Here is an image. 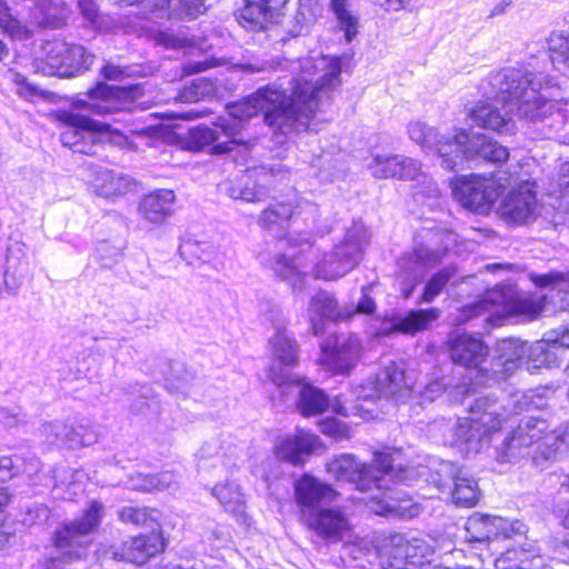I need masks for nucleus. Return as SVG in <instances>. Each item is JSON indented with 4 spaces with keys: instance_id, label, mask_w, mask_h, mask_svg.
Masks as SVG:
<instances>
[{
    "instance_id": "f257e3e1",
    "label": "nucleus",
    "mask_w": 569,
    "mask_h": 569,
    "mask_svg": "<svg viewBox=\"0 0 569 569\" xmlns=\"http://www.w3.org/2000/svg\"><path fill=\"white\" fill-rule=\"evenodd\" d=\"M341 60L332 58L327 71L315 82L305 79L290 81V93L276 86L259 88L242 100L227 104L228 117H219L212 127L199 124L188 131L187 148L200 151L210 147L212 154H224L241 142L238 138L243 123L263 113L264 123L272 130L277 143L293 132L307 131L319 102V92L332 90L340 83Z\"/></svg>"
},
{
    "instance_id": "f03ea898",
    "label": "nucleus",
    "mask_w": 569,
    "mask_h": 569,
    "mask_svg": "<svg viewBox=\"0 0 569 569\" xmlns=\"http://www.w3.org/2000/svg\"><path fill=\"white\" fill-rule=\"evenodd\" d=\"M488 100L501 103L505 112L488 102H479L469 110V118L477 126L501 134L516 130L512 116L538 121L559 113L553 80L543 72H532L525 67L503 68L491 73L480 86Z\"/></svg>"
},
{
    "instance_id": "7ed1b4c3",
    "label": "nucleus",
    "mask_w": 569,
    "mask_h": 569,
    "mask_svg": "<svg viewBox=\"0 0 569 569\" xmlns=\"http://www.w3.org/2000/svg\"><path fill=\"white\" fill-rule=\"evenodd\" d=\"M461 405L469 417L458 418L453 427L451 446L467 459L480 452L490 443L491 433L500 430L509 419L506 406L492 393L462 386Z\"/></svg>"
},
{
    "instance_id": "20e7f679",
    "label": "nucleus",
    "mask_w": 569,
    "mask_h": 569,
    "mask_svg": "<svg viewBox=\"0 0 569 569\" xmlns=\"http://www.w3.org/2000/svg\"><path fill=\"white\" fill-rule=\"evenodd\" d=\"M413 389L405 371L396 363L385 367L375 378L368 379L365 383L357 386L352 391L355 399L339 395L332 400V410L343 417L360 416L369 413L363 409L362 402H375L380 398H392L400 400Z\"/></svg>"
},
{
    "instance_id": "39448f33",
    "label": "nucleus",
    "mask_w": 569,
    "mask_h": 569,
    "mask_svg": "<svg viewBox=\"0 0 569 569\" xmlns=\"http://www.w3.org/2000/svg\"><path fill=\"white\" fill-rule=\"evenodd\" d=\"M141 94L138 86L118 87L99 82L88 91V109L98 116H110L116 122H123L129 131L138 136L158 137L160 126L144 124L133 119L132 110L136 99Z\"/></svg>"
},
{
    "instance_id": "423d86ee",
    "label": "nucleus",
    "mask_w": 569,
    "mask_h": 569,
    "mask_svg": "<svg viewBox=\"0 0 569 569\" xmlns=\"http://www.w3.org/2000/svg\"><path fill=\"white\" fill-rule=\"evenodd\" d=\"M559 358L556 348L547 341L546 335L530 346L517 339H506L497 345L496 356L491 360V370L495 380L505 381L512 377L523 363L527 365V370L533 373L540 368L558 367Z\"/></svg>"
},
{
    "instance_id": "0eeeda50",
    "label": "nucleus",
    "mask_w": 569,
    "mask_h": 569,
    "mask_svg": "<svg viewBox=\"0 0 569 569\" xmlns=\"http://www.w3.org/2000/svg\"><path fill=\"white\" fill-rule=\"evenodd\" d=\"M103 517V507L91 501L81 517L60 523L51 536V545L64 562H78L88 557Z\"/></svg>"
},
{
    "instance_id": "6e6552de",
    "label": "nucleus",
    "mask_w": 569,
    "mask_h": 569,
    "mask_svg": "<svg viewBox=\"0 0 569 569\" xmlns=\"http://www.w3.org/2000/svg\"><path fill=\"white\" fill-rule=\"evenodd\" d=\"M548 429L547 420L538 417H523L498 449V462H509V459L522 458V449H528L540 440L539 450H541L543 459H556L557 453L567 449V442L561 433L556 430L547 432Z\"/></svg>"
},
{
    "instance_id": "1a4fd4ad",
    "label": "nucleus",
    "mask_w": 569,
    "mask_h": 569,
    "mask_svg": "<svg viewBox=\"0 0 569 569\" xmlns=\"http://www.w3.org/2000/svg\"><path fill=\"white\" fill-rule=\"evenodd\" d=\"M546 297L520 298L516 288L509 283H499L486 291L483 297L462 308V317L470 320L485 313L502 316H525L529 319L539 317L545 310Z\"/></svg>"
},
{
    "instance_id": "9d476101",
    "label": "nucleus",
    "mask_w": 569,
    "mask_h": 569,
    "mask_svg": "<svg viewBox=\"0 0 569 569\" xmlns=\"http://www.w3.org/2000/svg\"><path fill=\"white\" fill-rule=\"evenodd\" d=\"M447 248L442 246L440 234L432 230L415 236L413 247L398 260V268L403 274L401 296L409 299L426 270L442 261Z\"/></svg>"
},
{
    "instance_id": "9b49d317",
    "label": "nucleus",
    "mask_w": 569,
    "mask_h": 569,
    "mask_svg": "<svg viewBox=\"0 0 569 569\" xmlns=\"http://www.w3.org/2000/svg\"><path fill=\"white\" fill-rule=\"evenodd\" d=\"M58 120L64 126L60 133L62 146L76 153L93 156L101 147L102 138L107 133L114 136L118 143L123 136L119 129H112L109 123L90 119L87 116L70 111H61Z\"/></svg>"
},
{
    "instance_id": "f8f14e48",
    "label": "nucleus",
    "mask_w": 569,
    "mask_h": 569,
    "mask_svg": "<svg viewBox=\"0 0 569 569\" xmlns=\"http://www.w3.org/2000/svg\"><path fill=\"white\" fill-rule=\"evenodd\" d=\"M368 242V231L360 222H355L346 232L345 239L326 253L315 266V276L323 280H337L358 266L363 247Z\"/></svg>"
},
{
    "instance_id": "ddd939ff",
    "label": "nucleus",
    "mask_w": 569,
    "mask_h": 569,
    "mask_svg": "<svg viewBox=\"0 0 569 569\" xmlns=\"http://www.w3.org/2000/svg\"><path fill=\"white\" fill-rule=\"evenodd\" d=\"M408 467L400 466L396 471L393 465H340L336 480L353 483L359 491L387 489L391 483H405L416 478L413 473L410 475Z\"/></svg>"
},
{
    "instance_id": "4468645a",
    "label": "nucleus",
    "mask_w": 569,
    "mask_h": 569,
    "mask_svg": "<svg viewBox=\"0 0 569 569\" xmlns=\"http://www.w3.org/2000/svg\"><path fill=\"white\" fill-rule=\"evenodd\" d=\"M369 169L377 179L398 178L426 184L415 192L416 197L419 194L429 199L439 197V189L435 181L421 171V163L412 158L400 154H375Z\"/></svg>"
},
{
    "instance_id": "2eb2a0df",
    "label": "nucleus",
    "mask_w": 569,
    "mask_h": 569,
    "mask_svg": "<svg viewBox=\"0 0 569 569\" xmlns=\"http://www.w3.org/2000/svg\"><path fill=\"white\" fill-rule=\"evenodd\" d=\"M40 435L43 438V445L48 448L57 447L70 450L91 446L99 438L98 427L86 418L43 423Z\"/></svg>"
},
{
    "instance_id": "dca6fc26",
    "label": "nucleus",
    "mask_w": 569,
    "mask_h": 569,
    "mask_svg": "<svg viewBox=\"0 0 569 569\" xmlns=\"http://www.w3.org/2000/svg\"><path fill=\"white\" fill-rule=\"evenodd\" d=\"M287 174L288 171L281 164L250 168L229 186L227 192L232 199L263 201L276 183L286 179Z\"/></svg>"
},
{
    "instance_id": "f3484780",
    "label": "nucleus",
    "mask_w": 569,
    "mask_h": 569,
    "mask_svg": "<svg viewBox=\"0 0 569 569\" xmlns=\"http://www.w3.org/2000/svg\"><path fill=\"white\" fill-rule=\"evenodd\" d=\"M451 184L455 199L465 208L479 213L489 211L503 190V186L496 183L492 176H461Z\"/></svg>"
},
{
    "instance_id": "a211bd4d",
    "label": "nucleus",
    "mask_w": 569,
    "mask_h": 569,
    "mask_svg": "<svg viewBox=\"0 0 569 569\" xmlns=\"http://www.w3.org/2000/svg\"><path fill=\"white\" fill-rule=\"evenodd\" d=\"M169 543L162 528L133 535L122 541L113 551V559L134 566H144L151 559L161 556Z\"/></svg>"
},
{
    "instance_id": "6ab92c4d",
    "label": "nucleus",
    "mask_w": 569,
    "mask_h": 569,
    "mask_svg": "<svg viewBox=\"0 0 569 569\" xmlns=\"http://www.w3.org/2000/svg\"><path fill=\"white\" fill-rule=\"evenodd\" d=\"M487 356L488 347L485 342L469 333H459L450 341V357L452 361L467 368L476 369L478 385L491 386L500 383L501 380H495L491 368H480Z\"/></svg>"
},
{
    "instance_id": "aec40b11",
    "label": "nucleus",
    "mask_w": 569,
    "mask_h": 569,
    "mask_svg": "<svg viewBox=\"0 0 569 569\" xmlns=\"http://www.w3.org/2000/svg\"><path fill=\"white\" fill-rule=\"evenodd\" d=\"M456 134H463V139L459 142V148H452V156H455V153L461 154V158H457L458 161L452 171L459 170L465 160H483L495 164H501L509 159L508 148L498 143L487 134L477 133L470 136L465 129L458 130Z\"/></svg>"
},
{
    "instance_id": "412c9836",
    "label": "nucleus",
    "mask_w": 569,
    "mask_h": 569,
    "mask_svg": "<svg viewBox=\"0 0 569 569\" xmlns=\"http://www.w3.org/2000/svg\"><path fill=\"white\" fill-rule=\"evenodd\" d=\"M408 136L411 141L419 144L425 151H436L441 159V167L447 170H453L461 158L460 153L452 156V148H459V142L463 134H452L450 137L439 136L437 130L425 122L415 121L408 124Z\"/></svg>"
},
{
    "instance_id": "4be33fe9",
    "label": "nucleus",
    "mask_w": 569,
    "mask_h": 569,
    "mask_svg": "<svg viewBox=\"0 0 569 569\" xmlns=\"http://www.w3.org/2000/svg\"><path fill=\"white\" fill-rule=\"evenodd\" d=\"M293 498L298 507V520L321 509L322 502H333L340 498V492L332 485L321 481L310 473H303L293 483Z\"/></svg>"
},
{
    "instance_id": "5701e85b",
    "label": "nucleus",
    "mask_w": 569,
    "mask_h": 569,
    "mask_svg": "<svg viewBox=\"0 0 569 569\" xmlns=\"http://www.w3.org/2000/svg\"><path fill=\"white\" fill-rule=\"evenodd\" d=\"M307 516L299 522L323 540L339 542L353 536V525L339 507L321 508Z\"/></svg>"
},
{
    "instance_id": "b1692460",
    "label": "nucleus",
    "mask_w": 569,
    "mask_h": 569,
    "mask_svg": "<svg viewBox=\"0 0 569 569\" xmlns=\"http://www.w3.org/2000/svg\"><path fill=\"white\" fill-rule=\"evenodd\" d=\"M269 342L272 352L269 378L276 386L284 388L293 378L290 369L298 363L299 349L297 341L289 336L286 329L277 328Z\"/></svg>"
},
{
    "instance_id": "393cba45",
    "label": "nucleus",
    "mask_w": 569,
    "mask_h": 569,
    "mask_svg": "<svg viewBox=\"0 0 569 569\" xmlns=\"http://www.w3.org/2000/svg\"><path fill=\"white\" fill-rule=\"evenodd\" d=\"M521 527L519 521L478 513L469 517L466 522V540L470 543L507 540L520 535Z\"/></svg>"
},
{
    "instance_id": "a878e982",
    "label": "nucleus",
    "mask_w": 569,
    "mask_h": 569,
    "mask_svg": "<svg viewBox=\"0 0 569 569\" xmlns=\"http://www.w3.org/2000/svg\"><path fill=\"white\" fill-rule=\"evenodd\" d=\"M94 58V54L81 44L54 42L48 50L47 63L53 73L69 78L88 70Z\"/></svg>"
},
{
    "instance_id": "bb28decb",
    "label": "nucleus",
    "mask_w": 569,
    "mask_h": 569,
    "mask_svg": "<svg viewBox=\"0 0 569 569\" xmlns=\"http://www.w3.org/2000/svg\"><path fill=\"white\" fill-rule=\"evenodd\" d=\"M500 211L503 218L513 223L532 221L537 211L536 183L527 180L511 189L503 199Z\"/></svg>"
},
{
    "instance_id": "cd10ccee",
    "label": "nucleus",
    "mask_w": 569,
    "mask_h": 569,
    "mask_svg": "<svg viewBox=\"0 0 569 569\" xmlns=\"http://www.w3.org/2000/svg\"><path fill=\"white\" fill-rule=\"evenodd\" d=\"M322 449L321 439L302 429H298L293 435H286L274 446L276 456L281 462H305V459Z\"/></svg>"
},
{
    "instance_id": "c85d7f7f",
    "label": "nucleus",
    "mask_w": 569,
    "mask_h": 569,
    "mask_svg": "<svg viewBox=\"0 0 569 569\" xmlns=\"http://www.w3.org/2000/svg\"><path fill=\"white\" fill-rule=\"evenodd\" d=\"M308 312L315 336L325 333L327 321L338 322L351 317V312L339 307L336 297L328 291H319L311 298Z\"/></svg>"
},
{
    "instance_id": "c756f323",
    "label": "nucleus",
    "mask_w": 569,
    "mask_h": 569,
    "mask_svg": "<svg viewBox=\"0 0 569 569\" xmlns=\"http://www.w3.org/2000/svg\"><path fill=\"white\" fill-rule=\"evenodd\" d=\"M92 186L97 193L104 198L121 197L133 192L137 181L131 176L103 167H92Z\"/></svg>"
},
{
    "instance_id": "7c9ffc66",
    "label": "nucleus",
    "mask_w": 569,
    "mask_h": 569,
    "mask_svg": "<svg viewBox=\"0 0 569 569\" xmlns=\"http://www.w3.org/2000/svg\"><path fill=\"white\" fill-rule=\"evenodd\" d=\"M287 2L288 0H244L237 19L246 29L260 30L279 14Z\"/></svg>"
},
{
    "instance_id": "2f4dec72",
    "label": "nucleus",
    "mask_w": 569,
    "mask_h": 569,
    "mask_svg": "<svg viewBox=\"0 0 569 569\" xmlns=\"http://www.w3.org/2000/svg\"><path fill=\"white\" fill-rule=\"evenodd\" d=\"M326 363L337 373H347L356 365L360 345L356 337L337 338L332 348L328 343L321 346Z\"/></svg>"
},
{
    "instance_id": "473e14b6",
    "label": "nucleus",
    "mask_w": 569,
    "mask_h": 569,
    "mask_svg": "<svg viewBox=\"0 0 569 569\" xmlns=\"http://www.w3.org/2000/svg\"><path fill=\"white\" fill-rule=\"evenodd\" d=\"M290 386L299 389L297 408L301 415L317 416L325 412L330 406L332 407L329 396L322 389L306 382L305 379L293 377L286 387Z\"/></svg>"
},
{
    "instance_id": "72a5a7b5",
    "label": "nucleus",
    "mask_w": 569,
    "mask_h": 569,
    "mask_svg": "<svg viewBox=\"0 0 569 569\" xmlns=\"http://www.w3.org/2000/svg\"><path fill=\"white\" fill-rule=\"evenodd\" d=\"M174 199V192L170 189L156 190L142 199L140 212L146 220L161 223L172 213Z\"/></svg>"
},
{
    "instance_id": "f704fd0d",
    "label": "nucleus",
    "mask_w": 569,
    "mask_h": 569,
    "mask_svg": "<svg viewBox=\"0 0 569 569\" xmlns=\"http://www.w3.org/2000/svg\"><path fill=\"white\" fill-rule=\"evenodd\" d=\"M440 316L437 308L410 310L392 321V329L406 335H415L427 329Z\"/></svg>"
},
{
    "instance_id": "c9c22d12",
    "label": "nucleus",
    "mask_w": 569,
    "mask_h": 569,
    "mask_svg": "<svg viewBox=\"0 0 569 569\" xmlns=\"http://www.w3.org/2000/svg\"><path fill=\"white\" fill-rule=\"evenodd\" d=\"M118 518L122 523L132 525L137 528L149 527L152 530L162 528L160 511L146 506H124L118 511Z\"/></svg>"
},
{
    "instance_id": "e433bc0d",
    "label": "nucleus",
    "mask_w": 569,
    "mask_h": 569,
    "mask_svg": "<svg viewBox=\"0 0 569 569\" xmlns=\"http://www.w3.org/2000/svg\"><path fill=\"white\" fill-rule=\"evenodd\" d=\"M301 213L300 207L293 208L288 203H277L264 209L259 218L261 227L273 230L274 227L284 229L295 223Z\"/></svg>"
},
{
    "instance_id": "4c0bfd02",
    "label": "nucleus",
    "mask_w": 569,
    "mask_h": 569,
    "mask_svg": "<svg viewBox=\"0 0 569 569\" xmlns=\"http://www.w3.org/2000/svg\"><path fill=\"white\" fill-rule=\"evenodd\" d=\"M548 49L553 68L569 78V31H553L548 39Z\"/></svg>"
},
{
    "instance_id": "58836bf2",
    "label": "nucleus",
    "mask_w": 569,
    "mask_h": 569,
    "mask_svg": "<svg viewBox=\"0 0 569 569\" xmlns=\"http://www.w3.org/2000/svg\"><path fill=\"white\" fill-rule=\"evenodd\" d=\"M480 489L478 482L467 476H456L455 486L451 492V499L455 505L460 507H473L480 500Z\"/></svg>"
},
{
    "instance_id": "ea45409f",
    "label": "nucleus",
    "mask_w": 569,
    "mask_h": 569,
    "mask_svg": "<svg viewBox=\"0 0 569 569\" xmlns=\"http://www.w3.org/2000/svg\"><path fill=\"white\" fill-rule=\"evenodd\" d=\"M274 272L279 278L288 281L293 291H301L305 288L306 272L299 269V263L296 259L289 258L286 254H279L274 262Z\"/></svg>"
},
{
    "instance_id": "a19ab883",
    "label": "nucleus",
    "mask_w": 569,
    "mask_h": 569,
    "mask_svg": "<svg viewBox=\"0 0 569 569\" xmlns=\"http://www.w3.org/2000/svg\"><path fill=\"white\" fill-rule=\"evenodd\" d=\"M349 0H330L329 8L343 31L347 42L358 33V18L348 9Z\"/></svg>"
},
{
    "instance_id": "79ce46f5",
    "label": "nucleus",
    "mask_w": 569,
    "mask_h": 569,
    "mask_svg": "<svg viewBox=\"0 0 569 569\" xmlns=\"http://www.w3.org/2000/svg\"><path fill=\"white\" fill-rule=\"evenodd\" d=\"M4 79L13 86L12 90L16 92V94L24 100L34 101L36 99L43 97V91L40 88L28 82L23 74L12 69H9L6 72Z\"/></svg>"
},
{
    "instance_id": "37998d69",
    "label": "nucleus",
    "mask_w": 569,
    "mask_h": 569,
    "mask_svg": "<svg viewBox=\"0 0 569 569\" xmlns=\"http://www.w3.org/2000/svg\"><path fill=\"white\" fill-rule=\"evenodd\" d=\"M455 270L450 268H443L435 273L426 283L423 292L420 297V302L430 303L436 297H438L443 288L447 286L449 280L453 277Z\"/></svg>"
},
{
    "instance_id": "c03bdc74",
    "label": "nucleus",
    "mask_w": 569,
    "mask_h": 569,
    "mask_svg": "<svg viewBox=\"0 0 569 569\" xmlns=\"http://www.w3.org/2000/svg\"><path fill=\"white\" fill-rule=\"evenodd\" d=\"M0 28L10 37L28 39L29 30L10 11L9 7L0 1Z\"/></svg>"
},
{
    "instance_id": "a18cd8bd",
    "label": "nucleus",
    "mask_w": 569,
    "mask_h": 569,
    "mask_svg": "<svg viewBox=\"0 0 569 569\" xmlns=\"http://www.w3.org/2000/svg\"><path fill=\"white\" fill-rule=\"evenodd\" d=\"M509 559L516 560L518 569H531L535 560L540 559V551L531 543L507 549Z\"/></svg>"
},
{
    "instance_id": "49530a36",
    "label": "nucleus",
    "mask_w": 569,
    "mask_h": 569,
    "mask_svg": "<svg viewBox=\"0 0 569 569\" xmlns=\"http://www.w3.org/2000/svg\"><path fill=\"white\" fill-rule=\"evenodd\" d=\"M120 257L121 251L119 248L110 244L108 241H101L98 243L94 259L101 268L111 269L118 263Z\"/></svg>"
},
{
    "instance_id": "de8ad7c7",
    "label": "nucleus",
    "mask_w": 569,
    "mask_h": 569,
    "mask_svg": "<svg viewBox=\"0 0 569 569\" xmlns=\"http://www.w3.org/2000/svg\"><path fill=\"white\" fill-rule=\"evenodd\" d=\"M296 24L289 30L292 37H299L308 32L309 27L315 22L316 14L307 3H300L295 16Z\"/></svg>"
},
{
    "instance_id": "09e8293b",
    "label": "nucleus",
    "mask_w": 569,
    "mask_h": 569,
    "mask_svg": "<svg viewBox=\"0 0 569 569\" xmlns=\"http://www.w3.org/2000/svg\"><path fill=\"white\" fill-rule=\"evenodd\" d=\"M320 431L337 440L347 439L350 437V428L347 423L338 420L337 418H325L319 422Z\"/></svg>"
},
{
    "instance_id": "8fccbe9b",
    "label": "nucleus",
    "mask_w": 569,
    "mask_h": 569,
    "mask_svg": "<svg viewBox=\"0 0 569 569\" xmlns=\"http://www.w3.org/2000/svg\"><path fill=\"white\" fill-rule=\"evenodd\" d=\"M373 459L371 462H397L408 460L409 456L402 448L391 446H380L372 451Z\"/></svg>"
},
{
    "instance_id": "3c124183",
    "label": "nucleus",
    "mask_w": 569,
    "mask_h": 569,
    "mask_svg": "<svg viewBox=\"0 0 569 569\" xmlns=\"http://www.w3.org/2000/svg\"><path fill=\"white\" fill-rule=\"evenodd\" d=\"M531 280L539 288H560L562 284L569 282V272L549 271L547 273L532 274Z\"/></svg>"
},
{
    "instance_id": "603ef678",
    "label": "nucleus",
    "mask_w": 569,
    "mask_h": 569,
    "mask_svg": "<svg viewBox=\"0 0 569 569\" xmlns=\"http://www.w3.org/2000/svg\"><path fill=\"white\" fill-rule=\"evenodd\" d=\"M78 9L86 22L96 29L100 28V10L96 0H78Z\"/></svg>"
},
{
    "instance_id": "864d4df0",
    "label": "nucleus",
    "mask_w": 569,
    "mask_h": 569,
    "mask_svg": "<svg viewBox=\"0 0 569 569\" xmlns=\"http://www.w3.org/2000/svg\"><path fill=\"white\" fill-rule=\"evenodd\" d=\"M545 335L547 336V341L551 342L558 355L560 351L569 349V326H561L547 331Z\"/></svg>"
},
{
    "instance_id": "5fc2aeb1",
    "label": "nucleus",
    "mask_w": 569,
    "mask_h": 569,
    "mask_svg": "<svg viewBox=\"0 0 569 569\" xmlns=\"http://www.w3.org/2000/svg\"><path fill=\"white\" fill-rule=\"evenodd\" d=\"M370 286H363L361 288V298L359 299L356 309L349 310L351 316L355 313L372 315L376 311V302L369 293Z\"/></svg>"
},
{
    "instance_id": "6e6d98bb",
    "label": "nucleus",
    "mask_w": 569,
    "mask_h": 569,
    "mask_svg": "<svg viewBox=\"0 0 569 569\" xmlns=\"http://www.w3.org/2000/svg\"><path fill=\"white\" fill-rule=\"evenodd\" d=\"M186 16L190 19L197 18L206 11L204 0H178Z\"/></svg>"
},
{
    "instance_id": "4d7b16f0",
    "label": "nucleus",
    "mask_w": 569,
    "mask_h": 569,
    "mask_svg": "<svg viewBox=\"0 0 569 569\" xmlns=\"http://www.w3.org/2000/svg\"><path fill=\"white\" fill-rule=\"evenodd\" d=\"M20 410L17 408H1L0 409V422L7 427L12 428L16 427L20 422Z\"/></svg>"
},
{
    "instance_id": "13d9d810",
    "label": "nucleus",
    "mask_w": 569,
    "mask_h": 569,
    "mask_svg": "<svg viewBox=\"0 0 569 569\" xmlns=\"http://www.w3.org/2000/svg\"><path fill=\"white\" fill-rule=\"evenodd\" d=\"M446 390V386L440 380H433L425 386L422 397L430 401H433Z\"/></svg>"
},
{
    "instance_id": "bf43d9fd",
    "label": "nucleus",
    "mask_w": 569,
    "mask_h": 569,
    "mask_svg": "<svg viewBox=\"0 0 569 569\" xmlns=\"http://www.w3.org/2000/svg\"><path fill=\"white\" fill-rule=\"evenodd\" d=\"M188 381H189V375L187 372H184L183 376H178L177 377V382L174 381H170L168 379V385H167V388L170 392H181V393H186L187 392V385H188Z\"/></svg>"
},
{
    "instance_id": "052dcab7",
    "label": "nucleus",
    "mask_w": 569,
    "mask_h": 569,
    "mask_svg": "<svg viewBox=\"0 0 569 569\" xmlns=\"http://www.w3.org/2000/svg\"><path fill=\"white\" fill-rule=\"evenodd\" d=\"M411 0H376L380 7L387 11H399L406 9Z\"/></svg>"
},
{
    "instance_id": "680f3d73",
    "label": "nucleus",
    "mask_w": 569,
    "mask_h": 569,
    "mask_svg": "<svg viewBox=\"0 0 569 569\" xmlns=\"http://www.w3.org/2000/svg\"><path fill=\"white\" fill-rule=\"evenodd\" d=\"M166 487L167 482L160 480L157 476H147L144 479V483L141 485V488L146 491L161 490Z\"/></svg>"
},
{
    "instance_id": "e2e57ef3",
    "label": "nucleus",
    "mask_w": 569,
    "mask_h": 569,
    "mask_svg": "<svg viewBox=\"0 0 569 569\" xmlns=\"http://www.w3.org/2000/svg\"><path fill=\"white\" fill-rule=\"evenodd\" d=\"M213 64L209 61V60H203V61H189L186 67H184V70L187 73L189 74H194V73H200L202 71H206L208 70L209 68H211Z\"/></svg>"
},
{
    "instance_id": "0e129e2a",
    "label": "nucleus",
    "mask_w": 569,
    "mask_h": 569,
    "mask_svg": "<svg viewBox=\"0 0 569 569\" xmlns=\"http://www.w3.org/2000/svg\"><path fill=\"white\" fill-rule=\"evenodd\" d=\"M123 70L114 64L107 63L101 69V74L109 80H117L123 76Z\"/></svg>"
},
{
    "instance_id": "69168bd1",
    "label": "nucleus",
    "mask_w": 569,
    "mask_h": 569,
    "mask_svg": "<svg viewBox=\"0 0 569 569\" xmlns=\"http://www.w3.org/2000/svg\"><path fill=\"white\" fill-rule=\"evenodd\" d=\"M507 555V550L502 552L498 558L495 560V566L497 569H518L515 565H517L516 560L509 559Z\"/></svg>"
},
{
    "instance_id": "338daca9",
    "label": "nucleus",
    "mask_w": 569,
    "mask_h": 569,
    "mask_svg": "<svg viewBox=\"0 0 569 569\" xmlns=\"http://www.w3.org/2000/svg\"><path fill=\"white\" fill-rule=\"evenodd\" d=\"M559 186L565 193H569V161L561 164L559 171Z\"/></svg>"
},
{
    "instance_id": "774afa93",
    "label": "nucleus",
    "mask_w": 569,
    "mask_h": 569,
    "mask_svg": "<svg viewBox=\"0 0 569 569\" xmlns=\"http://www.w3.org/2000/svg\"><path fill=\"white\" fill-rule=\"evenodd\" d=\"M512 4V0H500L497 2L492 9L490 10V13L488 18L492 19L498 16H502L506 13L507 9L510 8Z\"/></svg>"
}]
</instances>
